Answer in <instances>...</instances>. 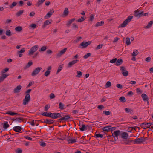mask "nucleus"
Returning <instances> with one entry per match:
<instances>
[{
  "instance_id": "nucleus-1",
  "label": "nucleus",
  "mask_w": 153,
  "mask_h": 153,
  "mask_svg": "<svg viewBox=\"0 0 153 153\" xmlns=\"http://www.w3.org/2000/svg\"><path fill=\"white\" fill-rule=\"evenodd\" d=\"M133 18L132 16H128L127 18L125 20L123 23L120 25L118 28H123L126 27L128 24L129 23Z\"/></svg>"
},
{
  "instance_id": "nucleus-2",
  "label": "nucleus",
  "mask_w": 153,
  "mask_h": 153,
  "mask_svg": "<svg viewBox=\"0 0 153 153\" xmlns=\"http://www.w3.org/2000/svg\"><path fill=\"white\" fill-rule=\"evenodd\" d=\"M122 131L120 130H117L114 131L112 133V136L114 138V140L116 141L118 139V136L120 137L121 132Z\"/></svg>"
},
{
  "instance_id": "nucleus-3",
  "label": "nucleus",
  "mask_w": 153,
  "mask_h": 153,
  "mask_svg": "<svg viewBox=\"0 0 153 153\" xmlns=\"http://www.w3.org/2000/svg\"><path fill=\"white\" fill-rule=\"evenodd\" d=\"M91 43V41H88V42H85V41H83L80 44L79 48H86L88 45H90Z\"/></svg>"
},
{
  "instance_id": "nucleus-4",
  "label": "nucleus",
  "mask_w": 153,
  "mask_h": 153,
  "mask_svg": "<svg viewBox=\"0 0 153 153\" xmlns=\"http://www.w3.org/2000/svg\"><path fill=\"white\" fill-rule=\"evenodd\" d=\"M30 97L29 94H26L25 98L23 100V104L25 105L28 103L30 101Z\"/></svg>"
},
{
  "instance_id": "nucleus-5",
  "label": "nucleus",
  "mask_w": 153,
  "mask_h": 153,
  "mask_svg": "<svg viewBox=\"0 0 153 153\" xmlns=\"http://www.w3.org/2000/svg\"><path fill=\"white\" fill-rule=\"evenodd\" d=\"M39 46L37 45H35L31 48L28 52V55H30L36 51L38 48Z\"/></svg>"
},
{
  "instance_id": "nucleus-6",
  "label": "nucleus",
  "mask_w": 153,
  "mask_h": 153,
  "mask_svg": "<svg viewBox=\"0 0 153 153\" xmlns=\"http://www.w3.org/2000/svg\"><path fill=\"white\" fill-rule=\"evenodd\" d=\"M62 112H60L59 113H52V118L53 119H56L61 117L62 116L61 115V114Z\"/></svg>"
},
{
  "instance_id": "nucleus-7",
  "label": "nucleus",
  "mask_w": 153,
  "mask_h": 153,
  "mask_svg": "<svg viewBox=\"0 0 153 153\" xmlns=\"http://www.w3.org/2000/svg\"><path fill=\"white\" fill-rule=\"evenodd\" d=\"M151 125V123H146L145 122H144L141 123L140 124V126L142 128L144 129H146L149 128Z\"/></svg>"
},
{
  "instance_id": "nucleus-8",
  "label": "nucleus",
  "mask_w": 153,
  "mask_h": 153,
  "mask_svg": "<svg viewBox=\"0 0 153 153\" xmlns=\"http://www.w3.org/2000/svg\"><path fill=\"white\" fill-rule=\"evenodd\" d=\"M42 69V68L41 67H39L36 68L33 70L31 74V75L33 76H35L40 72Z\"/></svg>"
},
{
  "instance_id": "nucleus-9",
  "label": "nucleus",
  "mask_w": 153,
  "mask_h": 153,
  "mask_svg": "<svg viewBox=\"0 0 153 153\" xmlns=\"http://www.w3.org/2000/svg\"><path fill=\"white\" fill-rule=\"evenodd\" d=\"M134 144H141L144 142V140L142 137L137 138L133 140Z\"/></svg>"
},
{
  "instance_id": "nucleus-10",
  "label": "nucleus",
  "mask_w": 153,
  "mask_h": 153,
  "mask_svg": "<svg viewBox=\"0 0 153 153\" xmlns=\"http://www.w3.org/2000/svg\"><path fill=\"white\" fill-rule=\"evenodd\" d=\"M120 70L121 71L122 74L124 76H127L128 75V73L127 71L126 70L125 67H121Z\"/></svg>"
},
{
  "instance_id": "nucleus-11",
  "label": "nucleus",
  "mask_w": 153,
  "mask_h": 153,
  "mask_svg": "<svg viewBox=\"0 0 153 153\" xmlns=\"http://www.w3.org/2000/svg\"><path fill=\"white\" fill-rule=\"evenodd\" d=\"M67 48H65L62 50L60 51L59 53L56 54V57H59L61 56L62 55L64 54L67 50Z\"/></svg>"
},
{
  "instance_id": "nucleus-12",
  "label": "nucleus",
  "mask_w": 153,
  "mask_h": 153,
  "mask_svg": "<svg viewBox=\"0 0 153 153\" xmlns=\"http://www.w3.org/2000/svg\"><path fill=\"white\" fill-rule=\"evenodd\" d=\"M54 12V9H52L49 11L47 14L45 16L44 18L45 19L49 18L53 14Z\"/></svg>"
},
{
  "instance_id": "nucleus-13",
  "label": "nucleus",
  "mask_w": 153,
  "mask_h": 153,
  "mask_svg": "<svg viewBox=\"0 0 153 153\" xmlns=\"http://www.w3.org/2000/svg\"><path fill=\"white\" fill-rule=\"evenodd\" d=\"M128 137V134L126 132H121L120 137L122 138L123 139L126 140Z\"/></svg>"
},
{
  "instance_id": "nucleus-14",
  "label": "nucleus",
  "mask_w": 153,
  "mask_h": 153,
  "mask_svg": "<svg viewBox=\"0 0 153 153\" xmlns=\"http://www.w3.org/2000/svg\"><path fill=\"white\" fill-rule=\"evenodd\" d=\"M78 62L79 60L77 59L74 60L68 63V67L69 68L72 67L74 64L77 63Z\"/></svg>"
},
{
  "instance_id": "nucleus-15",
  "label": "nucleus",
  "mask_w": 153,
  "mask_h": 153,
  "mask_svg": "<svg viewBox=\"0 0 153 153\" xmlns=\"http://www.w3.org/2000/svg\"><path fill=\"white\" fill-rule=\"evenodd\" d=\"M51 21H52V20L51 19H49L46 20L44 22V25L42 26V28H45L47 25H48L51 23Z\"/></svg>"
},
{
  "instance_id": "nucleus-16",
  "label": "nucleus",
  "mask_w": 153,
  "mask_h": 153,
  "mask_svg": "<svg viewBox=\"0 0 153 153\" xmlns=\"http://www.w3.org/2000/svg\"><path fill=\"white\" fill-rule=\"evenodd\" d=\"M55 120H51L49 119H46L44 121L43 123L49 124H51L54 122Z\"/></svg>"
},
{
  "instance_id": "nucleus-17",
  "label": "nucleus",
  "mask_w": 153,
  "mask_h": 153,
  "mask_svg": "<svg viewBox=\"0 0 153 153\" xmlns=\"http://www.w3.org/2000/svg\"><path fill=\"white\" fill-rule=\"evenodd\" d=\"M42 115L47 117L52 118V113L45 112L42 113Z\"/></svg>"
},
{
  "instance_id": "nucleus-18",
  "label": "nucleus",
  "mask_w": 153,
  "mask_h": 153,
  "mask_svg": "<svg viewBox=\"0 0 153 153\" xmlns=\"http://www.w3.org/2000/svg\"><path fill=\"white\" fill-rule=\"evenodd\" d=\"M62 121H69V119L71 118L70 116L69 115H65L63 117H61Z\"/></svg>"
},
{
  "instance_id": "nucleus-19",
  "label": "nucleus",
  "mask_w": 153,
  "mask_h": 153,
  "mask_svg": "<svg viewBox=\"0 0 153 153\" xmlns=\"http://www.w3.org/2000/svg\"><path fill=\"white\" fill-rule=\"evenodd\" d=\"M134 16L136 17H138L140 18L141 17V14L140 13V10L138 9L134 12Z\"/></svg>"
},
{
  "instance_id": "nucleus-20",
  "label": "nucleus",
  "mask_w": 153,
  "mask_h": 153,
  "mask_svg": "<svg viewBox=\"0 0 153 153\" xmlns=\"http://www.w3.org/2000/svg\"><path fill=\"white\" fill-rule=\"evenodd\" d=\"M12 129L16 132H20V131L22 130V128L21 127L17 126L14 127Z\"/></svg>"
},
{
  "instance_id": "nucleus-21",
  "label": "nucleus",
  "mask_w": 153,
  "mask_h": 153,
  "mask_svg": "<svg viewBox=\"0 0 153 153\" xmlns=\"http://www.w3.org/2000/svg\"><path fill=\"white\" fill-rule=\"evenodd\" d=\"M26 120L24 118L21 117H19L18 118H16V122L21 123V122H23L24 123H25Z\"/></svg>"
},
{
  "instance_id": "nucleus-22",
  "label": "nucleus",
  "mask_w": 153,
  "mask_h": 153,
  "mask_svg": "<svg viewBox=\"0 0 153 153\" xmlns=\"http://www.w3.org/2000/svg\"><path fill=\"white\" fill-rule=\"evenodd\" d=\"M4 123H2L1 125L3 126V128L4 130H6L7 128L9 127V125L8 124V122L7 121L4 122Z\"/></svg>"
},
{
  "instance_id": "nucleus-23",
  "label": "nucleus",
  "mask_w": 153,
  "mask_h": 153,
  "mask_svg": "<svg viewBox=\"0 0 153 153\" xmlns=\"http://www.w3.org/2000/svg\"><path fill=\"white\" fill-rule=\"evenodd\" d=\"M76 19L75 18H73L71 19H70L67 22L66 26L67 27H69L70 26L71 24Z\"/></svg>"
},
{
  "instance_id": "nucleus-24",
  "label": "nucleus",
  "mask_w": 153,
  "mask_h": 153,
  "mask_svg": "<svg viewBox=\"0 0 153 153\" xmlns=\"http://www.w3.org/2000/svg\"><path fill=\"white\" fill-rule=\"evenodd\" d=\"M123 62V60L121 58H119L118 59H117L116 62L115 63V65L117 66H118L121 65Z\"/></svg>"
},
{
  "instance_id": "nucleus-25",
  "label": "nucleus",
  "mask_w": 153,
  "mask_h": 153,
  "mask_svg": "<svg viewBox=\"0 0 153 153\" xmlns=\"http://www.w3.org/2000/svg\"><path fill=\"white\" fill-rule=\"evenodd\" d=\"M22 88V86L19 85L17 86L14 90V93H18L20 92V90Z\"/></svg>"
},
{
  "instance_id": "nucleus-26",
  "label": "nucleus",
  "mask_w": 153,
  "mask_h": 153,
  "mask_svg": "<svg viewBox=\"0 0 153 153\" xmlns=\"http://www.w3.org/2000/svg\"><path fill=\"white\" fill-rule=\"evenodd\" d=\"M6 114L10 115L11 116H14V115H21L17 113L10 111H8L5 113Z\"/></svg>"
},
{
  "instance_id": "nucleus-27",
  "label": "nucleus",
  "mask_w": 153,
  "mask_h": 153,
  "mask_svg": "<svg viewBox=\"0 0 153 153\" xmlns=\"http://www.w3.org/2000/svg\"><path fill=\"white\" fill-rule=\"evenodd\" d=\"M141 97L143 98V100L145 102L147 101L149 99V97L145 93H143L142 94Z\"/></svg>"
},
{
  "instance_id": "nucleus-28",
  "label": "nucleus",
  "mask_w": 153,
  "mask_h": 153,
  "mask_svg": "<svg viewBox=\"0 0 153 153\" xmlns=\"http://www.w3.org/2000/svg\"><path fill=\"white\" fill-rule=\"evenodd\" d=\"M110 127H111V126H105L102 128V130L103 131L105 132L110 131Z\"/></svg>"
},
{
  "instance_id": "nucleus-29",
  "label": "nucleus",
  "mask_w": 153,
  "mask_h": 153,
  "mask_svg": "<svg viewBox=\"0 0 153 153\" xmlns=\"http://www.w3.org/2000/svg\"><path fill=\"white\" fill-rule=\"evenodd\" d=\"M45 0H38L36 5L37 7H39L44 2Z\"/></svg>"
},
{
  "instance_id": "nucleus-30",
  "label": "nucleus",
  "mask_w": 153,
  "mask_h": 153,
  "mask_svg": "<svg viewBox=\"0 0 153 153\" xmlns=\"http://www.w3.org/2000/svg\"><path fill=\"white\" fill-rule=\"evenodd\" d=\"M104 24V22L103 21H101L97 22L95 25V27H97L102 26Z\"/></svg>"
},
{
  "instance_id": "nucleus-31",
  "label": "nucleus",
  "mask_w": 153,
  "mask_h": 153,
  "mask_svg": "<svg viewBox=\"0 0 153 153\" xmlns=\"http://www.w3.org/2000/svg\"><path fill=\"white\" fill-rule=\"evenodd\" d=\"M124 109L125 112H126L127 113L129 114H130L131 112H133V110L132 109L126 108H125Z\"/></svg>"
},
{
  "instance_id": "nucleus-32",
  "label": "nucleus",
  "mask_w": 153,
  "mask_h": 153,
  "mask_svg": "<svg viewBox=\"0 0 153 153\" xmlns=\"http://www.w3.org/2000/svg\"><path fill=\"white\" fill-rule=\"evenodd\" d=\"M33 64V62L31 60H30L28 63L24 67L25 69H26L30 67Z\"/></svg>"
},
{
  "instance_id": "nucleus-33",
  "label": "nucleus",
  "mask_w": 153,
  "mask_h": 153,
  "mask_svg": "<svg viewBox=\"0 0 153 153\" xmlns=\"http://www.w3.org/2000/svg\"><path fill=\"white\" fill-rule=\"evenodd\" d=\"M5 34L7 36L10 37L12 35V33L11 32L10 30L8 29L6 30Z\"/></svg>"
},
{
  "instance_id": "nucleus-34",
  "label": "nucleus",
  "mask_w": 153,
  "mask_h": 153,
  "mask_svg": "<svg viewBox=\"0 0 153 153\" xmlns=\"http://www.w3.org/2000/svg\"><path fill=\"white\" fill-rule=\"evenodd\" d=\"M86 126L84 124H82L81 127L79 128L81 131H83L87 130Z\"/></svg>"
},
{
  "instance_id": "nucleus-35",
  "label": "nucleus",
  "mask_w": 153,
  "mask_h": 153,
  "mask_svg": "<svg viewBox=\"0 0 153 153\" xmlns=\"http://www.w3.org/2000/svg\"><path fill=\"white\" fill-rule=\"evenodd\" d=\"M139 52L137 50H134L133 51V53L131 54V56H135L138 55Z\"/></svg>"
},
{
  "instance_id": "nucleus-36",
  "label": "nucleus",
  "mask_w": 153,
  "mask_h": 153,
  "mask_svg": "<svg viewBox=\"0 0 153 153\" xmlns=\"http://www.w3.org/2000/svg\"><path fill=\"white\" fill-rule=\"evenodd\" d=\"M119 100L122 103L125 102L126 101V100L123 96H122L120 97L119 99Z\"/></svg>"
},
{
  "instance_id": "nucleus-37",
  "label": "nucleus",
  "mask_w": 153,
  "mask_h": 153,
  "mask_svg": "<svg viewBox=\"0 0 153 153\" xmlns=\"http://www.w3.org/2000/svg\"><path fill=\"white\" fill-rule=\"evenodd\" d=\"M69 12L68 8H65V9L64 10L63 12V14L65 16H67L68 15Z\"/></svg>"
},
{
  "instance_id": "nucleus-38",
  "label": "nucleus",
  "mask_w": 153,
  "mask_h": 153,
  "mask_svg": "<svg viewBox=\"0 0 153 153\" xmlns=\"http://www.w3.org/2000/svg\"><path fill=\"white\" fill-rule=\"evenodd\" d=\"M86 19L85 16H82L81 17L77 20V21L79 22H82L83 21Z\"/></svg>"
},
{
  "instance_id": "nucleus-39",
  "label": "nucleus",
  "mask_w": 153,
  "mask_h": 153,
  "mask_svg": "<svg viewBox=\"0 0 153 153\" xmlns=\"http://www.w3.org/2000/svg\"><path fill=\"white\" fill-rule=\"evenodd\" d=\"M22 28L21 27L17 26L15 28V30L17 32H20L22 31Z\"/></svg>"
},
{
  "instance_id": "nucleus-40",
  "label": "nucleus",
  "mask_w": 153,
  "mask_h": 153,
  "mask_svg": "<svg viewBox=\"0 0 153 153\" xmlns=\"http://www.w3.org/2000/svg\"><path fill=\"white\" fill-rule=\"evenodd\" d=\"M68 142L69 143H75L76 142V139H70L67 140Z\"/></svg>"
},
{
  "instance_id": "nucleus-41",
  "label": "nucleus",
  "mask_w": 153,
  "mask_h": 153,
  "mask_svg": "<svg viewBox=\"0 0 153 153\" xmlns=\"http://www.w3.org/2000/svg\"><path fill=\"white\" fill-rule=\"evenodd\" d=\"M23 12L24 10H20L16 13V16H19L22 14L23 13Z\"/></svg>"
},
{
  "instance_id": "nucleus-42",
  "label": "nucleus",
  "mask_w": 153,
  "mask_h": 153,
  "mask_svg": "<svg viewBox=\"0 0 153 153\" xmlns=\"http://www.w3.org/2000/svg\"><path fill=\"white\" fill-rule=\"evenodd\" d=\"M47 48V46H42L40 49L39 50V51L40 52H43L45 51Z\"/></svg>"
},
{
  "instance_id": "nucleus-43",
  "label": "nucleus",
  "mask_w": 153,
  "mask_h": 153,
  "mask_svg": "<svg viewBox=\"0 0 153 153\" xmlns=\"http://www.w3.org/2000/svg\"><path fill=\"white\" fill-rule=\"evenodd\" d=\"M95 137L96 138H102L103 137V135L102 134L100 133L96 134H95Z\"/></svg>"
},
{
  "instance_id": "nucleus-44",
  "label": "nucleus",
  "mask_w": 153,
  "mask_h": 153,
  "mask_svg": "<svg viewBox=\"0 0 153 153\" xmlns=\"http://www.w3.org/2000/svg\"><path fill=\"white\" fill-rule=\"evenodd\" d=\"M153 24V21H150L148 24L146 26V28H148L151 27L152 26V25Z\"/></svg>"
},
{
  "instance_id": "nucleus-45",
  "label": "nucleus",
  "mask_w": 153,
  "mask_h": 153,
  "mask_svg": "<svg viewBox=\"0 0 153 153\" xmlns=\"http://www.w3.org/2000/svg\"><path fill=\"white\" fill-rule=\"evenodd\" d=\"M126 42L127 45H130L131 44L130 39L129 37H127L126 39Z\"/></svg>"
},
{
  "instance_id": "nucleus-46",
  "label": "nucleus",
  "mask_w": 153,
  "mask_h": 153,
  "mask_svg": "<svg viewBox=\"0 0 153 153\" xmlns=\"http://www.w3.org/2000/svg\"><path fill=\"white\" fill-rule=\"evenodd\" d=\"M132 142H133V140H127L124 142V144H125L130 145Z\"/></svg>"
},
{
  "instance_id": "nucleus-47",
  "label": "nucleus",
  "mask_w": 153,
  "mask_h": 153,
  "mask_svg": "<svg viewBox=\"0 0 153 153\" xmlns=\"http://www.w3.org/2000/svg\"><path fill=\"white\" fill-rule=\"evenodd\" d=\"M59 108L61 110H63L65 108H64V105L62 104L61 102H59Z\"/></svg>"
},
{
  "instance_id": "nucleus-48",
  "label": "nucleus",
  "mask_w": 153,
  "mask_h": 153,
  "mask_svg": "<svg viewBox=\"0 0 153 153\" xmlns=\"http://www.w3.org/2000/svg\"><path fill=\"white\" fill-rule=\"evenodd\" d=\"M103 114L105 115H108L111 114V112L109 111H103Z\"/></svg>"
},
{
  "instance_id": "nucleus-49",
  "label": "nucleus",
  "mask_w": 153,
  "mask_h": 153,
  "mask_svg": "<svg viewBox=\"0 0 153 153\" xmlns=\"http://www.w3.org/2000/svg\"><path fill=\"white\" fill-rule=\"evenodd\" d=\"M111 85V83L110 81H108L105 85V87L106 88H108L110 87Z\"/></svg>"
},
{
  "instance_id": "nucleus-50",
  "label": "nucleus",
  "mask_w": 153,
  "mask_h": 153,
  "mask_svg": "<svg viewBox=\"0 0 153 153\" xmlns=\"http://www.w3.org/2000/svg\"><path fill=\"white\" fill-rule=\"evenodd\" d=\"M17 4V2H13L12 3L11 5L10 6V9H12Z\"/></svg>"
},
{
  "instance_id": "nucleus-51",
  "label": "nucleus",
  "mask_w": 153,
  "mask_h": 153,
  "mask_svg": "<svg viewBox=\"0 0 153 153\" xmlns=\"http://www.w3.org/2000/svg\"><path fill=\"white\" fill-rule=\"evenodd\" d=\"M5 78L3 74H2L1 76H0V83L3 81Z\"/></svg>"
},
{
  "instance_id": "nucleus-52",
  "label": "nucleus",
  "mask_w": 153,
  "mask_h": 153,
  "mask_svg": "<svg viewBox=\"0 0 153 153\" xmlns=\"http://www.w3.org/2000/svg\"><path fill=\"white\" fill-rule=\"evenodd\" d=\"M29 27H31L33 29H34L37 27L36 24H32L29 25Z\"/></svg>"
},
{
  "instance_id": "nucleus-53",
  "label": "nucleus",
  "mask_w": 153,
  "mask_h": 153,
  "mask_svg": "<svg viewBox=\"0 0 153 153\" xmlns=\"http://www.w3.org/2000/svg\"><path fill=\"white\" fill-rule=\"evenodd\" d=\"M91 55V53H88L83 56V58L85 59H86Z\"/></svg>"
},
{
  "instance_id": "nucleus-54",
  "label": "nucleus",
  "mask_w": 153,
  "mask_h": 153,
  "mask_svg": "<svg viewBox=\"0 0 153 153\" xmlns=\"http://www.w3.org/2000/svg\"><path fill=\"white\" fill-rule=\"evenodd\" d=\"M62 67L63 66L62 65H60L59 66L57 71L56 74H58L62 70L63 68Z\"/></svg>"
},
{
  "instance_id": "nucleus-55",
  "label": "nucleus",
  "mask_w": 153,
  "mask_h": 153,
  "mask_svg": "<svg viewBox=\"0 0 153 153\" xmlns=\"http://www.w3.org/2000/svg\"><path fill=\"white\" fill-rule=\"evenodd\" d=\"M82 73L80 71H78L77 72V75L76 77H80L82 75Z\"/></svg>"
},
{
  "instance_id": "nucleus-56",
  "label": "nucleus",
  "mask_w": 153,
  "mask_h": 153,
  "mask_svg": "<svg viewBox=\"0 0 153 153\" xmlns=\"http://www.w3.org/2000/svg\"><path fill=\"white\" fill-rule=\"evenodd\" d=\"M39 144L42 147H45L46 145V143L42 141H39Z\"/></svg>"
},
{
  "instance_id": "nucleus-57",
  "label": "nucleus",
  "mask_w": 153,
  "mask_h": 153,
  "mask_svg": "<svg viewBox=\"0 0 153 153\" xmlns=\"http://www.w3.org/2000/svg\"><path fill=\"white\" fill-rule=\"evenodd\" d=\"M9 70V68H5L2 71L1 73L2 74H4L6 72L8 71Z\"/></svg>"
},
{
  "instance_id": "nucleus-58",
  "label": "nucleus",
  "mask_w": 153,
  "mask_h": 153,
  "mask_svg": "<svg viewBox=\"0 0 153 153\" xmlns=\"http://www.w3.org/2000/svg\"><path fill=\"white\" fill-rule=\"evenodd\" d=\"M50 108V105L47 104L45 105L44 108V111H47Z\"/></svg>"
},
{
  "instance_id": "nucleus-59",
  "label": "nucleus",
  "mask_w": 153,
  "mask_h": 153,
  "mask_svg": "<svg viewBox=\"0 0 153 153\" xmlns=\"http://www.w3.org/2000/svg\"><path fill=\"white\" fill-rule=\"evenodd\" d=\"M22 150L20 148H17L16 151V153H22Z\"/></svg>"
},
{
  "instance_id": "nucleus-60",
  "label": "nucleus",
  "mask_w": 153,
  "mask_h": 153,
  "mask_svg": "<svg viewBox=\"0 0 153 153\" xmlns=\"http://www.w3.org/2000/svg\"><path fill=\"white\" fill-rule=\"evenodd\" d=\"M117 60V59L116 58H115L111 60L110 61V62L111 63H116Z\"/></svg>"
},
{
  "instance_id": "nucleus-61",
  "label": "nucleus",
  "mask_w": 153,
  "mask_h": 153,
  "mask_svg": "<svg viewBox=\"0 0 153 153\" xmlns=\"http://www.w3.org/2000/svg\"><path fill=\"white\" fill-rule=\"evenodd\" d=\"M136 90L137 91V93L139 94H140L143 92L141 90L138 88H137L136 89Z\"/></svg>"
},
{
  "instance_id": "nucleus-62",
  "label": "nucleus",
  "mask_w": 153,
  "mask_h": 153,
  "mask_svg": "<svg viewBox=\"0 0 153 153\" xmlns=\"http://www.w3.org/2000/svg\"><path fill=\"white\" fill-rule=\"evenodd\" d=\"M50 73V71L47 70L44 74V75L46 76H48Z\"/></svg>"
},
{
  "instance_id": "nucleus-63",
  "label": "nucleus",
  "mask_w": 153,
  "mask_h": 153,
  "mask_svg": "<svg viewBox=\"0 0 153 153\" xmlns=\"http://www.w3.org/2000/svg\"><path fill=\"white\" fill-rule=\"evenodd\" d=\"M102 46H103V45L99 44L96 48L95 49L96 50H98L99 49H100L102 47Z\"/></svg>"
},
{
  "instance_id": "nucleus-64",
  "label": "nucleus",
  "mask_w": 153,
  "mask_h": 153,
  "mask_svg": "<svg viewBox=\"0 0 153 153\" xmlns=\"http://www.w3.org/2000/svg\"><path fill=\"white\" fill-rule=\"evenodd\" d=\"M55 96L54 94L53 93L50 94V98L51 99H52L54 98L55 97Z\"/></svg>"
}]
</instances>
